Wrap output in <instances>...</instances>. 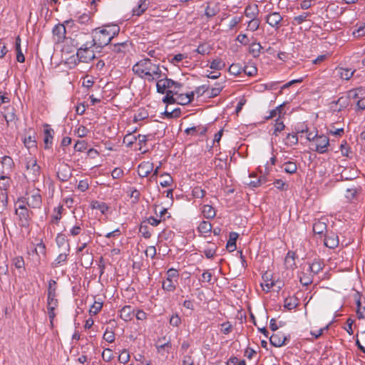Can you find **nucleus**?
Returning a JSON list of instances; mask_svg holds the SVG:
<instances>
[{"label":"nucleus","instance_id":"nucleus-46","mask_svg":"<svg viewBox=\"0 0 365 365\" xmlns=\"http://www.w3.org/2000/svg\"><path fill=\"white\" fill-rule=\"evenodd\" d=\"M56 244L58 247L63 246L65 244L67 245V250L69 252L70 250V245L67 242V240L66 239V236L63 234H58L56 238Z\"/></svg>","mask_w":365,"mask_h":365},{"label":"nucleus","instance_id":"nucleus-48","mask_svg":"<svg viewBox=\"0 0 365 365\" xmlns=\"http://www.w3.org/2000/svg\"><path fill=\"white\" fill-rule=\"evenodd\" d=\"M206 191L201 187H195L192 189V195L195 198H202L205 197Z\"/></svg>","mask_w":365,"mask_h":365},{"label":"nucleus","instance_id":"nucleus-28","mask_svg":"<svg viewBox=\"0 0 365 365\" xmlns=\"http://www.w3.org/2000/svg\"><path fill=\"white\" fill-rule=\"evenodd\" d=\"M148 8L145 0H140L136 7L133 9V15L140 16Z\"/></svg>","mask_w":365,"mask_h":365},{"label":"nucleus","instance_id":"nucleus-21","mask_svg":"<svg viewBox=\"0 0 365 365\" xmlns=\"http://www.w3.org/2000/svg\"><path fill=\"white\" fill-rule=\"evenodd\" d=\"M361 187L357 185H353L351 187H348L346 190L345 197L349 200L355 199L357 195L361 192Z\"/></svg>","mask_w":365,"mask_h":365},{"label":"nucleus","instance_id":"nucleus-37","mask_svg":"<svg viewBox=\"0 0 365 365\" xmlns=\"http://www.w3.org/2000/svg\"><path fill=\"white\" fill-rule=\"evenodd\" d=\"M323 268V263L320 262L319 260H314L310 265H309V270L311 272L314 273V274H318Z\"/></svg>","mask_w":365,"mask_h":365},{"label":"nucleus","instance_id":"nucleus-23","mask_svg":"<svg viewBox=\"0 0 365 365\" xmlns=\"http://www.w3.org/2000/svg\"><path fill=\"white\" fill-rule=\"evenodd\" d=\"M238 236V234L235 232H231L230 233L229 240L226 245V247L229 250L230 252H233L236 250V241Z\"/></svg>","mask_w":365,"mask_h":365},{"label":"nucleus","instance_id":"nucleus-10","mask_svg":"<svg viewBox=\"0 0 365 365\" xmlns=\"http://www.w3.org/2000/svg\"><path fill=\"white\" fill-rule=\"evenodd\" d=\"M316 149L315 150L321 154L327 151V148L329 145V139L326 135H317L314 140Z\"/></svg>","mask_w":365,"mask_h":365},{"label":"nucleus","instance_id":"nucleus-36","mask_svg":"<svg viewBox=\"0 0 365 365\" xmlns=\"http://www.w3.org/2000/svg\"><path fill=\"white\" fill-rule=\"evenodd\" d=\"M225 63L220 58L214 59L210 65V68L214 70L220 71L225 67Z\"/></svg>","mask_w":365,"mask_h":365},{"label":"nucleus","instance_id":"nucleus-50","mask_svg":"<svg viewBox=\"0 0 365 365\" xmlns=\"http://www.w3.org/2000/svg\"><path fill=\"white\" fill-rule=\"evenodd\" d=\"M88 143L85 140H77L74 145V150L78 152H83L87 149Z\"/></svg>","mask_w":365,"mask_h":365},{"label":"nucleus","instance_id":"nucleus-64","mask_svg":"<svg viewBox=\"0 0 365 365\" xmlns=\"http://www.w3.org/2000/svg\"><path fill=\"white\" fill-rule=\"evenodd\" d=\"M13 264L16 268L20 269L24 267V259L22 257H16L13 259Z\"/></svg>","mask_w":365,"mask_h":365},{"label":"nucleus","instance_id":"nucleus-51","mask_svg":"<svg viewBox=\"0 0 365 365\" xmlns=\"http://www.w3.org/2000/svg\"><path fill=\"white\" fill-rule=\"evenodd\" d=\"M112 50L115 53L125 52V49L128 47L127 42L118 43L112 46Z\"/></svg>","mask_w":365,"mask_h":365},{"label":"nucleus","instance_id":"nucleus-38","mask_svg":"<svg viewBox=\"0 0 365 365\" xmlns=\"http://www.w3.org/2000/svg\"><path fill=\"white\" fill-rule=\"evenodd\" d=\"M284 172H286L287 173H289V174H293L297 170L296 163L292 161H288V162L284 163Z\"/></svg>","mask_w":365,"mask_h":365},{"label":"nucleus","instance_id":"nucleus-26","mask_svg":"<svg viewBox=\"0 0 365 365\" xmlns=\"http://www.w3.org/2000/svg\"><path fill=\"white\" fill-rule=\"evenodd\" d=\"M69 255V252L67 253H61L59 254L57 257L54 259V261L51 263L52 267H58L60 266L62 263H66L67 262L68 256Z\"/></svg>","mask_w":365,"mask_h":365},{"label":"nucleus","instance_id":"nucleus-53","mask_svg":"<svg viewBox=\"0 0 365 365\" xmlns=\"http://www.w3.org/2000/svg\"><path fill=\"white\" fill-rule=\"evenodd\" d=\"M130 360V354L128 350L123 349L118 356V361L120 363L126 364Z\"/></svg>","mask_w":365,"mask_h":365},{"label":"nucleus","instance_id":"nucleus-20","mask_svg":"<svg viewBox=\"0 0 365 365\" xmlns=\"http://www.w3.org/2000/svg\"><path fill=\"white\" fill-rule=\"evenodd\" d=\"M327 223L322 220H316L313 224V232L314 234L322 235L324 232L327 231Z\"/></svg>","mask_w":365,"mask_h":365},{"label":"nucleus","instance_id":"nucleus-4","mask_svg":"<svg viewBox=\"0 0 365 365\" xmlns=\"http://www.w3.org/2000/svg\"><path fill=\"white\" fill-rule=\"evenodd\" d=\"M182 87V84L175 81L170 78H168L166 74L163 78H159L157 81L156 88L157 92L161 94L165 93L166 89L174 88L175 89H180Z\"/></svg>","mask_w":365,"mask_h":365},{"label":"nucleus","instance_id":"nucleus-19","mask_svg":"<svg viewBox=\"0 0 365 365\" xmlns=\"http://www.w3.org/2000/svg\"><path fill=\"white\" fill-rule=\"evenodd\" d=\"M44 127H45V129H44L43 142L45 144V148L47 149V148H49L52 144L54 131L47 124H46Z\"/></svg>","mask_w":365,"mask_h":365},{"label":"nucleus","instance_id":"nucleus-11","mask_svg":"<svg viewBox=\"0 0 365 365\" xmlns=\"http://www.w3.org/2000/svg\"><path fill=\"white\" fill-rule=\"evenodd\" d=\"M57 178L61 182L68 181L72 176V171L68 164H61L58 168Z\"/></svg>","mask_w":365,"mask_h":365},{"label":"nucleus","instance_id":"nucleus-34","mask_svg":"<svg viewBox=\"0 0 365 365\" xmlns=\"http://www.w3.org/2000/svg\"><path fill=\"white\" fill-rule=\"evenodd\" d=\"M349 100L348 98L346 96H341L339 98V99L336 101L332 102V103H335L336 105H338L339 107L338 109H334V110L340 111L343 108H345L349 105Z\"/></svg>","mask_w":365,"mask_h":365},{"label":"nucleus","instance_id":"nucleus-6","mask_svg":"<svg viewBox=\"0 0 365 365\" xmlns=\"http://www.w3.org/2000/svg\"><path fill=\"white\" fill-rule=\"evenodd\" d=\"M166 280L163 282V289L168 292H173L176 289L175 284L173 282V279L178 278L179 274L178 270L174 268H170L167 271Z\"/></svg>","mask_w":365,"mask_h":365},{"label":"nucleus","instance_id":"nucleus-24","mask_svg":"<svg viewBox=\"0 0 365 365\" xmlns=\"http://www.w3.org/2000/svg\"><path fill=\"white\" fill-rule=\"evenodd\" d=\"M263 47L258 42H253L250 45L249 53L254 57L257 58L261 53Z\"/></svg>","mask_w":365,"mask_h":365},{"label":"nucleus","instance_id":"nucleus-45","mask_svg":"<svg viewBox=\"0 0 365 365\" xmlns=\"http://www.w3.org/2000/svg\"><path fill=\"white\" fill-rule=\"evenodd\" d=\"M148 117V113L145 108H140L134 115V121L142 120Z\"/></svg>","mask_w":365,"mask_h":365},{"label":"nucleus","instance_id":"nucleus-31","mask_svg":"<svg viewBox=\"0 0 365 365\" xmlns=\"http://www.w3.org/2000/svg\"><path fill=\"white\" fill-rule=\"evenodd\" d=\"M295 253L293 252H289L285 257L284 263L287 268L294 269L295 267L294 262Z\"/></svg>","mask_w":365,"mask_h":365},{"label":"nucleus","instance_id":"nucleus-57","mask_svg":"<svg viewBox=\"0 0 365 365\" xmlns=\"http://www.w3.org/2000/svg\"><path fill=\"white\" fill-rule=\"evenodd\" d=\"M102 358L106 362L110 361L113 359L112 350L109 348L105 349L102 353Z\"/></svg>","mask_w":365,"mask_h":365},{"label":"nucleus","instance_id":"nucleus-61","mask_svg":"<svg viewBox=\"0 0 365 365\" xmlns=\"http://www.w3.org/2000/svg\"><path fill=\"white\" fill-rule=\"evenodd\" d=\"M103 337L108 343H112L115 341V334L113 331L106 329Z\"/></svg>","mask_w":365,"mask_h":365},{"label":"nucleus","instance_id":"nucleus-1","mask_svg":"<svg viewBox=\"0 0 365 365\" xmlns=\"http://www.w3.org/2000/svg\"><path fill=\"white\" fill-rule=\"evenodd\" d=\"M132 69L135 74L148 82L158 81L165 76L160 69V64L157 63L156 61H153L148 58L137 62Z\"/></svg>","mask_w":365,"mask_h":365},{"label":"nucleus","instance_id":"nucleus-17","mask_svg":"<svg viewBox=\"0 0 365 365\" xmlns=\"http://www.w3.org/2000/svg\"><path fill=\"white\" fill-rule=\"evenodd\" d=\"M324 244L326 247H327L330 249H334L339 245L338 236L334 233H331L329 235H325V237L324 240Z\"/></svg>","mask_w":365,"mask_h":365},{"label":"nucleus","instance_id":"nucleus-32","mask_svg":"<svg viewBox=\"0 0 365 365\" xmlns=\"http://www.w3.org/2000/svg\"><path fill=\"white\" fill-rule=\"evenodd\" d=\"M355 71H351L349 68H339L338 73L341 79L349 80L354 75Z\"/></svg>","mask_w":365,"mask_h":365},{"label":"nucleus","instance_id":"nucleus-52","mask_svg":"<svg viewBox=\"0 0 365 365\" xmlns=\"http://www.w3.org/2000/svg\"><path fill=\"white\" fill-rule=\"evenodd\" d=\"M137 140V136L128 134L123 138V143L130 148Z\"/></svg>","mask_w":365,"mask_h":365},{"label":"nucleus","instance_id":"nucleus-59","mask_svg":"<svg viewBox=\"0 0 365 365\" xmlns=\"http://www.w3.org/2000/svg\"><path fill=\"white\" fill-rule=\"evenodd\" d=\"M89 130L88 129L85 127L84 125H80L76 130L75 133L78 135L79 138H83L86 137Z\"/></svg>","mask_w":365,"mask_h":365},{"label":"nucleus","instance_id":"nucleus-55","mask_svg":"<svg viewBox=\"0 0 365 365\" xmlns=\"http://www.w3.org/2000/svg\"><path fill=\"white\" fill-rule=\"evenodd\" d=\"M193 351H190L187 354H183L182 365H193L194 359H192V354Z\"/></svg>","mask_w":365,"mask_h":365},{"label":"nucleus","instance_id":"nucleus-29","mask_svg":"<svg viewBox=\"0 0 365 365\" xmlns=\"http://www.w3.org/2000/svg\"><path fill=\"white\" fill-rule=\"evenodd\" d=\"M185 132L187 135H195L197 132L199 133L200 135H204L207 132L206 128H200L199 126H192L190 128H187L185 129Z\"/></svg>","mask_w":365,"mask_h":365},{"label":"nucleus","instance_id":"nucleus-14","mask_svg":"<svg viewBox=\"0 0 365 365\" xmlns=\"http://www.w3.org/2000/svg\"><path fill=\"white\" fill-rule=\"evenodd\" d=\"M287 340V337L282 334L281 332L273 334L269 336L270 344L275 347H280L285 344V341Z\"/></svg>","mask_w":365,"mask_h":365},{"label":"nucleus","instance_id":"nucleus-12","mask_svg":"<svg viewBox=\"0 0 365 365\" xmlns=\"http://www.w3.org/2000/svg\"><path fill=\"white\" fill-rule=\"evenodd\" d=\"M283 18L279 12L274 11L269 13L266 16V22L272 27L279 29L280 23Z\"/></svg>","mask_w":365,"mask_h":365},{"label":"nucleus","instance_id":"nucleus-63","mask_svg":"<svg viewBox=\"0 0 365 365\" xmlns=\"http://www.w3.org/2000/svg\"><path fill=\"white\" fill-rule=\"evenodd\" d=\"M274 186L280 190H287L288 189V185L286 184L282 180L277 179L274 182Z\"/></svg>","mask_w":365,"mask_h":365},{"label":"nucleus","instance_id":"nucleus-49","mask_svg":"<svg viewBox=\"0 0 365 365\" xmlns=\"http://www.w3.org/2000/svg\"><path fill=\"white\" fill-rule=\"evenodd\" d=\"M274 127V129L273 135H278V133L284 129L285 125L282 121H281L279 118H277L275 120Z\"/></svg>","mask_w":365,"mask_h":365},{"label":"nucleus","instance_id":"nucleus-56","mask_svg":"<svg viewBox=\"0 0 365 365\" xmlns=\"http://www.w3.org/2000/svg\"><path fill=\"white\" fill-rule=\"evenodd\" d=\"M47 306L48 307L52 308H56L58 306V299H56V294L48 295Z\"/></svg>","mask_w":365,"mask_h":365},{"label":"nucleus","instance_id":"nucleus-13","mask_svg":"<svg viewBox=\"0 0 365 365\" xmlns=\"http://www.w3.org/2000/svg\"><path fill=\"white\" fill-rule=\"evenodd\" d=\"M52 32L56 43H61L66 38V30L63 24H58L56 25Z\"/></svg>","mask_w":365,"mask_h":365},{"label":"nucleus","instance_id":"nucleus-43","mask_svg":"<svg viewBox=\"0 0 365 365\" xmlns=\"http://www.w3.org/2000/svg\"><path fill=\"white\" fill-rule=\"evenodd\" d=\"M102 307L103 302L95 301L89 309V313L93 315L97 314L101 310Z\"/></svg>","mask_w":365,"mask_h":365},{"label":"nucleus","instance_id":"nucleus-40","mask_svg":"<svg viewBox=\"0 0 365 365\" xmlns=\"http://www.w3.org/2000/svg\"><path fill=\"white\" fill-rule=\"evenodd\" d=\"M260 24V20L258 18L250 19L247 22V30L251 31H257Z\"/></svg>","mask_w":365,"mask_h":365},{"label":"nucleus","instance_id":"nucleus-60","mask_svg":"<svg viewBox=\"0 0 365 365\" xmlns=\"http://www.w3.org/2000/svg\"><path fill=\"white\" fill-rule=\"evenodd\" d=\"M140 232L142 234L143 237L148 239L151 236V233L149 231V227L146 225L141 224L139 229Z\"/></svg>","mask_w":365,"mask_h":365},{"label":"nucleus","instance_id":"nucleus-16","mask_svg":"<svg viewBox=\"0 0 365 365\" xmlns=\"http://www.w3.org/2000/svg\"><path fill=\"white\" fill-rule=\"evenodd\" d=\"M134 316V309L131 306H124L120 311V317L125 322L130 321Z\"/></svg>","mask_w":365,"mask_h":365},{"label":"nucleus","instance_id":"nucleus-62","mask_svg":"<svg viewBox=\"0 0 365 365\" xmlns=\"http://www.w3.org/2000/svg\"><path fill=\"white\" fill-rule=\"evenodd\" d=\"M48 295L56 294V282L53 279L48 281Z\"/></svg>","mask_w":365,"mask_h":365},{"label":"nucleus","instance_id":"nucleus-15","mask_svg":"<svg viewBox=\"0 0 365 365\" xmlns=\"http://www.w3.org/2000/svg\"><path fill=\"white\" fill-rule=\"evenodd\" d=\"M153 170V164L150 162H143L138 167V173L140 178L147 177Z\"/></svg>","mask_w":365,"mask_h":365},{"label":"nucleus","instance_id":"nucleus-44","mask_svg":"<svg viewBox=\"0 0 365 365\" xmlns=\"http://www.w3.org/2000/svg\"><path fill=\"white\" fill-rule=\"evenodd\" d=\"M160 177H163L164 179L160 182V185L163 187H169L171 185L173 180V178L168 173H163L160 175Z\"/></svg>","mask_w":365,"mask_h":365},{"label":"nucleus","instance_id":"nucleus-25","mask_svg":"<svg viewBox=\"0 0 365 365\" xmlns=\"http://www.w3.org/2000/svg\"><path fill=\"white\" fill-rule=\"evenodd\" d=\"M202 212L203 216L207 219H212L216 215V212L214 207L209 205H204L202 207Z\"/></svg>","mask_w":365,"mask_h":365},{"label":"nucleus","instance_id":"nucleus-9","mask_svg":"<svg viewBox=\"0 0 365 365\" xmlns=\"http://www.w3.org/2000/svg\"><path fill=\"white\" fill-rule=\"evenodd\" d=\"M10 179L9 178L2 175L0 178V189L2 190L0 193V200L2 202L3 207H6L8 203V195L6 190L9 187Z\"/></svg>","mask_w":365,"mask_h":365},{"label":"nucleus","instance_id":"nucleus-42","mask_svg":"<svg viewBox=\"0 0 365 365\" xmlns=\"http://www.w3.org/2000/svg\"><path fill=\"white\" fill-rule=\"evenodd\" d=\"M284 103L277 106L274 109L270 110L269 115L265 118L266 120L271 119L274 117H276L277 115H279L280 117L282 111L283 110Z\"/></svg>","mask_w":365,"mask_h":365},{"label":"nucleus","instance_id":"nucleus-2","mask_svg":"<svg viewBox=\"0 0 365 365\" xmlns=\"http://www.w3.org/2000/svg\"><path fill=\"white\" fill-rule=\"evenodd\" d=\"M31 213L32 214V212H29L26 206L25 199L24 197L19 198L15 203V214L18 216L20 226H29Z\"/></svg>","mask_w":365,"mask_h":365},{"label":"nucleus","instance_id":"nucleus-54","mask_svg":"<svg viewBox=\"0 0 365 365\" xmlns=\"http://www.w3.org/2000/svg\"><path fill=\"white\" fill-rule=\"evenodd\" d=\"M242 69L243 68H242L238 63H232L229 67V72L231 74L237 76L242 73Z\"/></svg>","mask_w":365,"mask_h":365},{"label":"nucleus","instance_id":"nucleus-39","mask_svg":"<svg viewBox=\"0 0 365 365\" xmlns=\"http://www.w3.org/2000/svg\"><path fill=\"white\" fill-rule=\"evenodd\" d=\"M311 16V14L309 12H303L302 14L294 16L293 19V24L296 25H299L302 24L304 21H306L307 18Z\"/></svg>","mask_w":365,"mask_h":365},{"label":"nucleus","instance_id":"nucleus-5","mask_svg":"<svg viewBox=\"0 0 365 365\" xmlns=\"http://www.w3.org/2000/svg\"><path fill=\"white\" fill-rule=\"evenodd\" d=\"M112 39L106 33V30L103 28L101 29H95L93 32V38L90 41L95 43V46L102 48L107 46Z\"/></svg>","mask_w":365,"mask_h":365},{"label":"nucleus","instance_id":"nucleus-22","mask_svg":"<svg viewBox=\"0 0 365 365\" xmlns=\"http://www.w3.org/2000/svg\"><path fill=\"white\" fill-rule=\"evenodd\" d=\"M2 114L7 124H9V122L14 121L16 118L14 108L11 106L5 107Z\"/></svg>","mask_w":365,"mask_h":365},{"label":"nucleus","instance_id":"nucleus-41","mask_svg":"<svg viewBox=\"0 0 365 365\" xmlns=\"http://www.w3.org/2000/svg\"><path fill=\"white\" fill-rule=\"evenodd\" d=\"M298 143V137L295 133H288L286 139L285 144L288 146H292Z\"/></svg>","mask_w":365,"mask_h":365},{"label":"nucleus","instance_id":"nucleus-18","mask_svg":"<svg viewBox=\"0 0 365 365\" xmlns=\"http://www.w3.org/2000/svg\"><path fill=\"white\" fill-rule=\"evenodd\" d=\"M259 13L258 6L255 4L247 5L244 11L245 16L250 19L258 18Z\"/></svg>","mask_w":365,"mask_h":365},{"label":"nucleus","instance_id":"nucleus-47","mask_svg":"<svg viewBox=\"0 0 365 365\" xmlns=\"http://www.w3.org/2000/svg\"><path fill=\"white\" fill-rule=\"evenodd\" d=\"M242 71L248 76H253L257 74V68L253 65H247L243 68Z\"/></svg>","mask_w":365,"mask_h":365},{"label":"nucleus","instance_id":"nucleus-3","mask_svg":"<svg viewBox=\"0 0 365 365\" xmlns=\"http://www.w3.org/2000/svg\"><path fill=\"white\" fill-rule=\"evenodd\" d=\"M95 43L87 41L77 50L76 56L79 62L88 63L96 58L94 51L91 49Z\"/></svg>","mask_w":365,"mask_h":365},{"label":"nucleus","instance_id":"nucleus-8","mask_svg":"<svg viewBox=\"0 0 365 365\" xmlns=\"http://www.w3.org/2000/svg\"><path fill=\"white\" fill-rule=\"evenodd\" d=\"M26 169L29 172V174L31 175V179L34 181L40 175L41 168L37 164L36 160L33 158L27 159Z\"/></svg>","mask_w":365,"mask_h":365},{"label":"nucleus","instance_id":"nucleus-27","mask_svg":"<svg viewBox=\"0 0 365 365\" xmlns=\"http://www.w3.org/2000/svg\"><path fill=\"white\" fill-rule=\"evenodd\" d=\"M298 305V299L295 297H289L284 299V306L288 310L296 308Z\"/></svg>","mask_w":365,"mask_h":365},{"label":"nucleus","instance_id":"nucleus-30","mask_svg":"<svg viewBox=\"0 0 365 365\" xmlns=\"http://www.w3.org/2000/svg\"><path fill=\"white\" fill-rule=\"evenodd\" d=\"M103 29L106 30V33L108 34L111 39L117 36L120 31L119 26L115 24L106 26Z\"/></svg>","mask_w":365,"mask_h":365},{"label":"nucleus","instance_id":"nucleus-33","mask_svg":"<svg viewBox=\"0 0 365 365\" xmlns=\"http://www.w3.org/2000/svg\"><path fill=\"white\" fill-rule=\"evenodd\" d=\"M166 95L163 99V102L167 104H173L176 103V99L173 97V95L178 94V91H173L171 90L165 91Z\"/></svg>","mask_w":365,"mask_h":365},{"label":"nucleus","instance_id":"nucleus-35","mask_svg":"<svg viewBox=\"0 0 365 365\" xmlns=\"http://www.w3.org/2000/svg\"><path fill=\"white\" fill-rule=\"evenodd\" d=\"M202 234H206L212 231V225L207 221H202L197 227Z\"/></svg>","mask_w":365,"mask_h":365},{"label":"nucleus","instance_id":"nucleus-58","mask_svg":"<svg viewBox=\"0 0 365 365\" xmlns=\"http://www.w3.org/2000/svg\"><path fill=\"white\" fill-rule=\"evenodd\" d=\"M176 102L180 105H187L191 103V98L184 94H179L177 97Z\"/></svg>","mask_w":365,"mask_h":365},{"label":"nucleus","instance_id":"nucleus-7","mask_svg":"<svg viewBox=\"0 0 365 365\" xmlns=\"http://www.w3.org/2000/svg\"><path fill=\"white\" fill-rule=\"evenodd\" d=\"M25 199V204L32 208H39L41 205L42 198L38 190H34Z\"/></svg>","mask_w":365,"mask_h":365}]
</instances>
